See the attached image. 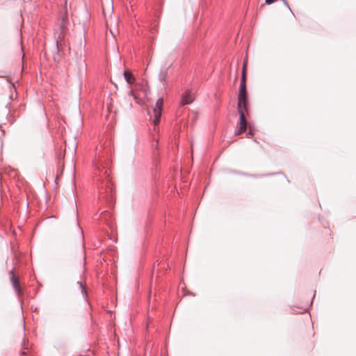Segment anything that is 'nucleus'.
<instances>
[{"label":"nucleus","instance_id":"obj_11","mask_svg":"<svg viewBox=\"0 0 356 356\" xmlns=\"http://www.w3.org/2000/svg\"><path fill=\"white\" fill-rule=\"evenodd\" d=\"M79 287L81 289V293L86 296H87V290L86 287L81 284H79Z\"/></svg>","mask_w":356,"mask_h":356},{"label":"nucleus","instance_id":"obj_15","mask_svg":"<svg viewBox=\"0 0 356 356\" xmlns=\"http://www.w3.org/2000/svg\"><path fill=\"white\" fill-rule=\"evenodd\" d=\"M158 31L157 24H154L152 28V31L156 32Z\"/></svg>","mask_w":356,"mask_h":356},{"label":"nucleus","instance_id":"obj_7","mask_svg":"<svg viewBox=\"0 0 356 356\" xmlns=\"http://www.w3.org/2000/svg\"><path fill=\"white\" fill-rule=\"evenodd\" d=\"M229 172L231 173H234V174L241 175H243V176L253 177H259L270 176V175H275L274 173L266 174V175H250V174H248V173H245V172H242L237 171V170H230Z\"/></svg>","mask_w":356,"mask_h":356},{"label":"nucleus","instance_id":"obj_8","mask_svg":"<svg viewBox=\"0 0 356 356\" xmlns=\"http://www.w3.org/2000/svg\"><path fill=\"white\" fill-rule=\"evenodd\" d=\"M170 67V66L167 67L165 70H161L159 74V79L161 81V83H163V85H165V83L166 77L168 76V70Z\"/></svg>","mask_w":356,"mask_h":356},{"label":"nucleus","instance_id":"obj_9","mask_svg":"<svg viewBox=\"0 0 356 356\" xmlns=\"http://www.w3.org/2000/svg\"><path fill=\"white\" fill-rule=\"evenodd\" d=\"M123 76L128 84H132L135 81L132 74L126 70L124 71Z\"/></svg>","mask_w":356,"mask_h":356},{"label":"nucleus","instance_id":"obj_16","mask_svg":"<svg viewBox=\"0 0 356 356\" xmlns=\"http://www.w3.org/2000/svg\"><path fill=\"white\" fill-rule=\"evenodd\" d=\"M266 4H272L276 1V0H265Z\"/></svg>","mask_w":356,"mask_h":356},{"label":"nucleus","instance_id":"obj_4","mask_svg":"<svg viewBox=\"0 0 356 356\" xmlns=\"http://www.w3.org/2000/svg\"><path fill=\"white\" fill-rule=\"evenodd\" d=\"M9 275H10V282L12 283V285H13L15 291L17 292V294L19 295L21 293V288L19 286L18 278L15 275L14 272L13 270H11L9 273Z\"/></svg>","mask_w":356,"mask_h":356},{"label":"nucleus","instance_id":"obj_2","mask_svg":"<svg viewBox=\"0 0 356 356\" xmlns=\"http://www.w3.org/2000/svg\"><path fill=\"white\" fill-rule=\"evenodd\" d=\"M163 104V99L159 98L156 102L155 107L153 108V113L154 115L153 123L155 126H157L160 123Z\"/></svg>","mask_w":356,"mask_h":356},{"label":"nucleus","instance_id":"obj_17","mask_svg":"<svg viewBox=\"0 0 356 356\" xmlns=\"http://www.w3.org/2000/svg\"><path fill=\"white\" fill-rule=\"evenodd\" d=\"M90 165H92V167H94V168L96 166V165L94 164L93 163H90Z\"/></svg>","mask_w":356,"mask_h":356},{"label":"nucleus","instance_id":"obj_6","mask_svg":"<svg viewBox=\"0 0 356 356\" xmlns=\"http://www.w3.org/2000/svg\"><path fill=\"white\" fill-rule=\"evenodd\" d=\"M239 89H241V91L246 90V63L245 62H243V64L241 80Z\"/></svg>","mask_w":356,"mask_h":356},{"label":"nucleus","instance_id":"obj_12","mask_svg":"<svg viewBox=\"0 0 356 356\" xmlns=\"http://www.w3.org/2000/svg\"><path fill=\"white\" fill-rule=\"evenodd\" d=\"M284 3V4L289 8V10H290V12L294 15L293 13L292 12L291 8L289 7V5L288 3V2L286 1V0H282Z\"/></svg>","mask_w":356,"mask_h":356},{"label":"nucleus","instance_id":"obj_1","mask_svg":"<svg viewBox=\"0 0 356 356\" xmlns=\"http://www.w3.org/2000/svg\"><path fill=\"white\" fill-rule=\"evenodd\" d=\"M237 99H238V104H237L238 113L239 115V119H241V113L245 116V113L248 112L246 90H243L241 91V89H239Z\"/></svg>","mask_w":356,"mask_h":356},{"label":"nucleus","instance_id":"obj_5","mask_svg":"<svg viewBox=\"0 0 356 356\" xmlns=\"http://www.w3.org/2000/svg\"><path fill=\"white\" fill-rule=\"evenodd\" d=\"M193 100L194 97H193L191 91L186 90L181 95V104L182 106L188 105L191 104L193 102Z\"/></svg>","mask_w":356,"mask_h":356},{"label":"nucleus","instance_id":"obj_3","mask_svg":"<svg viewBox=\"0 0 356 356\" xmlns=\"http://www.w3.org/2000/svg\"><path fill=\"white\" fill-rule=\"evenodd\" d=\"M248 122L245 115L242 113L241 115V119H239V124L237 127V129L235 131L234 134L236 136L240 135L242 133L245 132L247 129Z\"/></svg>","mask_w":356,"mask_h":356},{"label":"nucleus","instance_id":"obj_14","mask_svg":"<svg viewBox=\"0 0 356 356\" xmlns=\"http://www.w3.org/2000/svg\"><path fill=\"white\" fill-rule=\"evenodd\" d=\"M108 239L111 241H113V243H117L118 241H117V238L113 236H109Z\"/></svg>","mask_w":356,"mask_h":356},{"label":"nucleus","instance_id":"obj_13","mask_svg":"<svg viewBox=\"0 0 356 356\" xmlns=\"http://www.w3.org/2000/svg\"><path fill=\"white\" fill-rule=\"evenodd\" d=\"M246 135L248 137H250V136L253 135V131L250 125H249V131L247 132Z\"/></svg>","mask_w":356,"mask_h":356},{"label":"nucleus","instance_id":"obj_18","mask_svg":"<svg viewBox=\"0 0 356 356\" xmlns=\"http://www.w3.org/2000/svg\"><path fill=\"white\" fill-rule=\"evenodd\" d=\"M253 141H254V142H255V143H257V139H256V138H254V139H253Z\"/></svg>","mask_w":356,"mask_h":356},{"label":"nucleus","instance_id":"obj_10","mask_svg":"<svg viewBox=\"0 0 356 356\" xmlns=\"http://www.w3.org/2000/svg\"><path fill=\"white\" fill-rule=\"evenodd\" d=\"M152 147L154 149L153 156L154 159V161L156 162V158L157 156V153L156 152V151L158 150V140H156L155 143H153Z\"/></svg>","mask_w":356,"mask_h":356}]
</instances>
